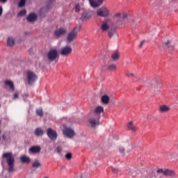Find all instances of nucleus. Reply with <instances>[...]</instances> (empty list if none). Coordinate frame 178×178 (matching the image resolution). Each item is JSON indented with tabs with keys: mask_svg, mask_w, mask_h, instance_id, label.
<instances>
[{
	"mask_svg": "<svg viewBox=\"0 0 178 178\" xmlns=\"http://www.w3.org/2000/svg\"><path fill=\"white\" fill-rule=\"evenodd\" d=\"M127 127L129 130H131V131H137V127L133 124L131 121L127 124Z\"/></svg>",
	"mask_w": 178,
	"mask_h": 178,
	"instance_id": "5701e85b",
	"label": "nucleus"
},
{
	"mask_svg": "<svg viewBox=\"0 0 178 178\" xmlns=\"http://www.w3.org/2000/svg\"><path fill=\"white\" fill-rule=\"evenodd\" d=\"M38 79V76L33 71H27L26 72V80L28 82V84H33V83H35L37 80Z\"/></svg>",
	"mask_w": 178,
	"mask_h": 178,
	"instance_id": "20e7f679",
	"label": "nucleus"
},
{
	"mask_svg": "<svg viewBox=\"0 0 178 178\" xmlns=\"http://www.w3.org/2000/svg\"><path fill=\"white\" fill-rule=\"evenodd\" d=\"M17 98H19V93L15 92L13 96V99H17Z\"/></svg>",
	"mask_w": 178,
	"mask_h": 178,
	"instance_id": "a19ab883",
	"label": "nucleus"
},
{
	"mask_svg": "<svg viewBox=\"0 0 178 178\" xmlns=\"http://www.w3.org/2000/svg\"><path fill=\"white\" fill-rule=\"evenodd\" d=\"M154 83H156V84H158L159 83V81H158V80H155Z\"/></svg>",
	"mask_w": 178,
	"mask_h": 178,
	"instance_id": "3c124183",
	"label": "nucleus"
},
{
	"mask_svg": "<svg viewBox=\"0 0 178 178\" xmlns=\"http://www.w3.org/2000/svg\"><path fill=\"white\" fill-rule=\"evenodd\" d=\"M63 134L65 136L68 137V138H72V137H74V130L70 127H65L63 130Z\"/></svg>",
	"mask_w": 178,
	"mask_h": 178,
	"instance_id": "9b49d317",
	"label": "nucleus"
},
{
	"mask_svg": "<svg viewBox=\"0 0 178 178\" xmlns=\"http://www.w3.org/2000/svg\"><path fill=\"white\" fill-rule=\"evenodd\" d=\"M3 14V8L0 5V17Z\"/></svg>",
	"mask_w": 178,
	"mask_h": 178,
	"instance_id": "58836bf2",
	"label": "nucleus"
},
{
	"mask_svg": "<svg viewBox=\"0 0 178 178\" xmlns=\"http://www.w3.org/2000/svg\"><path fill=\"white\" fill-rule=\"evenodd\" d=\"M7 44L9 47H13V45H15V39L12 37L8 38L7 40Z\"/></svg>",
	"mask_w": 178,
	"mask_h": 178,
	"instance_id": "bb28decb",
	"label": "nucleus"
},
{
	"mask_svg": "<svg viewBox=\"0 0 178 178\" xmlns=\"http://www.w3.org/2000/svg\"><path fill=\"white\" fill-rule=\"evenodd\" d=\"M169 111H170V106L166 104L160 106L159 108V112H160V113H168Z\"/></svg>",
	"mask_w": 178,
	"mask_h": 178,
	"instance_id": "f3484780",
	"label": "nucleus"
},
{
	"mask_svg": "<svg viewBox=\"0 0 178 178\" xmlns=\"http://www.w3.org/2000/svg\"><path fill=\"white\" fill-rule=\"evenodd\" d=\"M142 175L143 177H147V178H152V176L154 175V174L152 173V171L147 170H143L142 172Z\"/></svg>",
	"mask_w": 178,
	"mask_h": 178,
	"instance_id": "aec40b11",
	"label": "nucleus"
},
{
	"mask_svg": "<svg viewBox=\"0 0 178 178\" xmlns=\"http://www.w3.org/2000/svg\"><path fill=\"white\" fill-rule=\"evenodd\" d=\"M47 56L49 62H54V60H56V59H59V53L58 52V49H51L48 51Z\"/></svg>",
	"mask_w": 178,
	"mask_h": 178,
	"instance_id": "7ed1b4c3",
	"label": "nucleus"
},
{
	"mask_svg": "<svg viewBox=\"0 0 178 178\" xmlns=\"http://www.w3.org/2000/svg\"><path fill=\"white\" fill-rule=\"evenodd\" d=\"M97 15L100 17H108L109 16V10L106 7H102L97 10Z\"/></svg>",
	"mask_w": 178,
	"mask_h": 178,
	"instance_id": "423d86ee",
	"label": "nucleus"
},
{
	"mask_svg": "<svg viewBox=\"0 0 178 178\" xmlns=\"http://www.w3.org/2000/svg\"><path fill=\"white\" fill-rule=\"evenodd\" d=\"M114 17H122V13H118L115 14Z\"/></svg>",
	"mask_w": 178,
	"mask_h": 178,
	"instance_id": "c03bdc74",
	"label": "nucleus"
},
{
	"mask_svg": "<svg viewBox=\"0 0 178 178\" xmlns=\"http://www.w3.org/2000/svg\"><path fill=\"white\" fill-rule=\"evenodd\" d=\"M129 150L130 151V150L133 149V146H131V145H129Z\"/></svg>",
	"mask_w": 178,
	"mask_h": 178,
	"instance_id": "09e8293b",
	"label": "nucleus"
},
{
	"mask_svg": "<svg viewBox=\"0 0 178 178\" xmlns=\"http://www.w3.org/2000/svg\"><path fill=\"white\" fill-rule=\"evenodd\" d=\"M32 166H33V168H35V169H37V168H41L42 165H41V163L40 162V161L35 160L33 162Z\"/></svg>",
	"mask_w": 178,
	"mask_h": 178,
	"instance_id": "c756f323",
	"label": "nucleus"
},
{
	"mask_svg": "<svg viewBox=\"0 0 178 178\" xmlns=\"http://www.w3.org/2000/svg\"><path fill=\"white\" fill-rule=\"evenodd\" d=\"M158 175H163V176H170V177H175L176 172L172 170L159 168L156 170Z\"/></svg>",
	"mask_w": 178,
	"mask_h": 178,
	"instance_id": "39448f33",
	"label": "nucleus"
},
{
	"mask_svg": "<svg viewBox=\"0 0 178 178\" xmlns=\"http://www.w3.org/2000/svg\"><path fill=\"white\" fill-rule=\"evenodd\" d=\"M2 158L6 159L8 166V173H13L15 172V157L10 152L4 153Z\"/></svg>",
	"mask_w": 178,
	"mask_h": 178,
	"instance_id": "f257e3e1",
	"label": "nucleus"
},
{
	"mask_svg": "<svg viewBox=\"0 0 178 178\" xmlns=\"http://www.w3.org/2000/svg\"><path fill=\"white\" fill-rule=\"evenodd\" d=\"M27 97H29V95L25 94V95H24V98H27Z\"/></svg>",
	"mask_w": 178,
	"mask_h": 178,
	"instance_id": "8fccbe9b",
	"label": "nucleus"
},
{
	"mask_svg": "<svg viewBox=\"0 0 178 178\" xmlns=\"http://www.w3.org/2000/svg\"><path fill=\"white\" fill-rule=\"evenodd\" d=\"M89 2L92 8H98L102 5L104 0H97V1H95V0H89Z\"/></svg>",
	"mask_w": 178,
	"mask_h": 178,
	"instance_id": "dca6fc26",
	"label": "nucleus"
},
{
	"mask_svg": "<svg viewBox=\"0 0 178 178\" xmlns=\"http://www.w3.org/2000/svg\"><path fill=\"white\" fill-rule=\"evenodd\" d=\"M0 2H1L2 3H6V2H8V0H0Z\"/></svg>",
	"mask_w": 178,
	"mask_h": 178,
	"instance_id": "de8ad7c7",
	"label": "nucleus"
},
{
	"mask_svg": "<svg viewBox=\"0 0 178 178\" xmlns=\"http://www.w3.org/2000/svg\"><path fill=\"white\" fill-rule=\"evenodd\" d=\"M56 152L57 154H58V155H60L62 154V147H60V146L57 147Z\"/></svg>",
	"mask_w": 178,
	"mask_h": 178,
	"instance_id": "4c0bfd02",
	"label": "nucleus"
},
{
	"mask_svg": "<svg viewBox=\"0 0 178 178\" xmlns=\"http://www.w3.org/2000/svg\"><path fill=\"white\" fill-rule=\"evenodd\" d=\"M122 18L123 19L127 18V13H124L123 15H122Z\"/></svg>",
	"mask_w": 178,
	"mask_h": 178,
	"instance_id": "49530a36",
	"label": "nucleus"
},
{
	"mask_svg": "<svg viewBox=\"0 0 178 178\" xmlns=\"http://www.w3.org/2000/svg\"><path fill=\"white\" fill-rule=\"evenodd\" d=\"M99 117H97V115H95L92 114V116L89 119V123L91 126V127H95L96 126L99 125Z\"/></svg>",
	"mask_w": 178,
	"mask_h": 178,
	"instance_id": "6e6552de",
	"label": "nucleus"
},
{
	"mask_svg": "<svg viewBox=\"0 0 178 178\" xmlns=\"http://www.w3.org/2000/svg\"><path fill=\"white\" fill-rule=\"evenodd\" d=\"M111 26V19H107L105 21H103L101 25L102 31H108L109 30V27Z\"/></svg>",
	"mask_w": 178,
	"mask_h": 178,
	"instance_id": "f8f14e48",
	"label": "nucleus"
},
{
	"mask_svg": "<svg viewBox=\"0 0 178 178\" xmlns=\"http://www.w3.org/2000/svg\"><path fill=\"white\" fill-rule=\"evenodd\" d=\"M138 173H140V171L136 168H129L128 170V176H130L132 178L137 177V175H138Z\"/></svg>",
	"mask_w": 178,
	"mask_h": 178,
	"instance_id": "2eb2a0df",
	"label": "nucleus"
},
{
	"mask_svg": "<svg viewBox=\"0 0 178 178\" xmlns=\"http://www.w3.org/2000/svg\"><path fill=\"white\" fill-rule=\"evenodd\" d=\"M119 172V169L118 168H113V173H118Z\"/></svg>",
	"mask_w": 178,
	"mask_h": 178,
	"instance_id": "a18cd8bd",
	"label": "nucleus"
},
{
	"mask_svg": "<svg viewBox=\"0 0 178 178\" xmlns=\"http://www.w3.org/2000/svg\"><path fill=\"white\" fill-rule=\"evenodd\" d=\"M0 108H1V104H0Z\"/></svg>",
	"mask_w": 178,
	"mask_h": 178,
	"instance_id": "5fc2aeb1",
	"label": "nucleus"
},
{
	"mask_svg": "<svg viewBox=\"0 0 178 178\" xmlns=\"http://www.w3.org/2000/svg\"><path fill=\"white\" fill-rule=\"evenodd\" d=\"M89 17H90V16H86V14H83L82 15L83 20H87Z\"/></svg>",
	"mask_w": 178,
	"mask_h": 178,
	"instance_id": "79ce46f5",
	"label": "nucleus"
},
{
	"mask_svg": "<svg viewBox=\"0 0 178 178\" xmlns=\"http://www.w3.org/2000/svg\"><path fill=\"white\" fill-rule=\"evenodd\" d=\"M74 178H84L83 174H79L74 176Z\"/></svg>",
	"mask_w": 178,
	"mask_h": 178,
	"instance_id": "37998d69",
	"label": "nucleus"
},
{
	"mask_svg": "<svg viewBox=\"0 0 178 178\" xmlns=\"http://www.w3.org/2000/svg\"><path fill=\"white\" fill-rule=\"evenodd\" d=\"M163 48H170L172 47V40H167L162 45Z\"/></svg>",
	"mask_w": 178,
	"mask_h": 178,
	"instance_id": "393cba45",
	"label": "nucleus"
},
{
	"mask_svg": "<svg viewBox=\"0 0 178 178\" xmlns=\"http://www.w3.org/2000/svg\"><path fill=\"white\" fill-rule=\"evenodd\" d=\"M125 76H127V77H131V79H134V81H137V80H138V77H137V76L133 73L128 72L125 74Z\"/></svg>",
	"mask_w": 178,
	"mask_h": 178,
	"instance_id": "cd10ccee",
	"label": "nucleus"
},
{
	"mask_svg": "<svg viewBox=\"0 0 178 178\" xmlns=\"http://www.w3.org/2000/svg\"><path fill=\"white\" fill-rule=\"evenodd\" d=\"M104 113V107L98 106L94 110L93 115L97 118H101V113Z\"/></svg>",
	"mask_w": 178,
	"mask_h": 178,
	"instance_id": "4468645a",
	"label": "nucleus"
},
{
	"mask_svg": "<svg viewBox=\"0 0 178 178\" xmlns=\"http://www.w3.org/2000/svg\"><path fill=\"white\" fill-rule=\"evenodd\" d=\"M40 152H41V146L40 145L32 146L29 149V154H40Z\"/></svg>",
	"mask_w": 178,
	"mask_h": 178,
	"instance_id": "ddd939ff",
	"label": "nucleus"
},
{
	"mask_svg": "<svg viewBox=\"0 0 178 178\" xmlns=\"http://www.w3.org/2000/svg\"><path fill=\"white\" fill-rule=\"evenodd\" d=\"M47 134L53 141H55L56 138H58V134L55 131V130L52 129L51 128H48L47 131Z\"/></svg>",
	"mask_w": 178,
	"mask_h": 178,
	"instance_id": "9d476101",
	"label": "nucleus"
},
{
	"mask_svg": "<svg viewBox=\"0 0 178 178\" xmlns=\"http://www.w3.org/2000/svg\"><path fill=\"white\" fill-rule=\"evenodd\" d=\"M118 150L121 155H124V147H123L122 146H119Z\"/></svg>",
	"mask_w": 178,
	"mask_h": 178,
	"instance_id": "c9c22d12",
	"label": "nucleus"
},
{
	"mask_svg": "<svg viewBox=\"0 0 178 178\" xmlns=\"http://www.w3.org/2000/svg\"><path fill=\"white\" fill-rule=\"evenodd\" d=\"M4 84L6 87H8L12 92L15 91V83H13V81L7 80L5 81Z\"/></svg>",
	"mask_w": 178,
	"mask_h": 178,
	"instance_id": "6ab92c4d",
	"label": "nucleus"
},
{
	"mask_svg": "<svg viewBox=\"0 0 178 178\" xmlns=\"http://www.w3.org/2000/svg\"><path fill=\"white\" fill-rule=\"evenodd\" d=\"M66 33H67V30L66 29V28L60 27V28L57 29L54 31V35H55V37H56V38H59L65 35V34H66Z\"/></svg>",
	"mask_w": 178,
	"mask_h": 178,
	"instance_id": "1a4fd4ad",
	"label": "nucleus"
},
{
	"mask_svg": "<svg viewBox=\"0 0 178 178\" xmlns=\"http://www.w3.org/2000/svg\"><path fill=\"white\" fill-rule=\"evenodd\" d=\"M117 69V66L115 64H111L107 67L108 72H115Z\"/></svg>",
	"mask_w": 178,
	"mask_h": 178,
	"instance_id": "c85d7f7f",
	"label": "nucleus"
},
{
	"mask_svg": "<svg viewBox=\"0 0 178 178\" xmlns=\"http://www.w3.org/2000/svg\"><path fill=\"white\" fill-rule=\"evenodd\" d=\"M26 10H22L21 11L19 12L18 16H19V17H20L22 16H26Z\"/></svg>",
	"mask_w": 178,
	"mask_h": 178,
	"instance_id": "72a5a7b5",
	"label": "nucleus"
},
{
	"mask_svg": "<svg viewBox=\"0 0 178 178\" xmlns=\"http://www.w3.org/2000/svg\"><path fill=\"white\" fill-rule=\"evenodd\" d=\"M81 10V6L79 3H75V12L79 13Z\"/></svg>",
	"mask_w": 178,
	"mask_h": 178,
	"instance_id": "2f4dec72",
	"label": "nucleus"
},
{
	"mask_svg": "<svg viewBox=\"0 0 178 178\" xmlns=\"http://www.w3.org/2000/svg\"><path fill=\"white\" fill-rule=\"evenodd\" d=\"M28 22H30L31 23L33 22H35L37 20V14L35 13H31L28 17H27Z\"/></svg>",
	"mask_w": 178,
	"mask_h": 178,
	"instance_id": "412c9836",
	"label": "nucleus"
},
{
	"mask_svg": "<svg viewBox=\"0 0 178 178\" xmlns=\"http://www.w3.org/2000/svg\"><path fill=\"white\" fill-rule=\"evenodd\" d=\"M73 157V155L72 154V153L69 152L65 154V158L67 161H70V159H72V158Z\"/></svg>",
	"mask_w": 178,
	"mask_h": 178,
	"instance_id": "e433bc0d",
	"label": "nucleus"
},
{
	"mask_svg": "<svg viewBox=\"0 0 178 178\" xmlns=\"http://www.w3.org/2000/svg\"><path fill=\"white\" fill-rule=\"evenodd\" d=\"M0 133H1V130H0Z\"/></svg>",
	"mask_w": 178,
	"mask_h": 178,
	"instance_id": "6e6d98bb",
	"label": "nucleus"
},
{
	"mask_svg": "<svg viewBox=\"0 0 178 178\" xmlns=\"http://www.w3.org/2000/svg\"><path fill=\"white\" fill-rule=\"evenodd\" d=\"M49 2H52V1H54V0H49Z\"/></svg>",
	"mask_w": 178,
	"mask_h": 178,
	"instance_id": "864d4df0",
	"label": "nucleus"
},
{
	"mask_svg": "<svg viewBox=\"0 0 178 178\" xmlns=\"http://www.w3.org/2000/svg\"><path fill=\"white\" fill-rule=\"evenodd\" d=\"M147 119H151V115H147Z\"/></svg>",
	"mask_w": 178,
	"mask_h": 178,
	"instance_id": "603ef678",
	"label": "nucleus"
},
{
	"mask_svg": "<svg viewBox=\"0 0 178 178\" xmlns=\"http://www.w3.org/2000/svg\"><path fill=\"white\" fill-rule=\"evenodd\" d=\"M144 44H145V40H142L139 44V48H143V45H144Z\"/></svg>",
	"mask_w": 178,
	"mask_h": 178,
	"instance_id": "ea45409f",
	"label": "nucleus"
},
{
	"mask_svg": "<svg viewBox=\"0 0 178 178\" xmlns=\"http://www.w3.org/2000/svg\"><path fill=\"white\" fill-rule=\"evenodd\" d=\"M120 58V53L118 51H115L114 53H113L111 54V59H113V60H119Z\"/></svg>",
	"mask_w": 178,
	"mask_h": 178,
	"instance_id": "4be33fe9",
	"label": "nucleus"
},
{
	"mask_svg": "<svg viewBox=\"0 0 178 178\" xmlns=\"http://www.w3.org/2000/svg\"><path fill=\"white\" fill-rule=\"evenodd\" d=\"M116 33V30L115 29H111L108 31V35L110 38H112L115 33Z\"/></svg>",
	"mask_w": 178,
	"mask_h": 178,
	"instance_id": "7c9ffc66",
	"label": "nucleus"
},
{
	"mask_svg": "<svg viewBox=\"0 0 178 178\" xmlns=\"http://www.w3.org/2000/svg\"><path fill=\"white\" fill-rule=\"evenodd\" d=\"M81 30V26H79L72 29L67 35V42H72V41L76 40L79 31Z\"/></svg>",
	"mask_w": 178,
	"mask_h": 178,
	"instance_id": "f03ea898",
	"label": "nucleus"
},
{
	"mask_svg": "<svg viewBox=\"0 0 178 178\" xmlns=\"http://www.w3.org/2000/svg\"><path fill=\"white\" fill-rule=\"evenodd\" d=\"M26 0H20L19 3H18L19 8H23L24 5H26Z\"/></svg>",
	"mask_w": 178,
	"mask_h": 178,
	"instance_id": "473e14b6",
	"label": "nucleus"
},
{
	"mask_svg": "<svg viewBox=\"0 0 178 178\" xmlns=\"http://www.w3.org/2000/svg\"><path fill=\"white\" fill-rule=\"evenodd\" d=\"M35 134L37 137H41V136L44 135V130H42L40 127H38L35 130Z\"/></svg>",
	"mask_w": 178,
	"mask_h": 178,
	"instance_id": "b1692460",
	"label": "nucleus"
},
{
	"mask_svg": "<svg viewBox=\"0 0 178 178\" xmlns=\"http://www.w3.org/2000/svg\"><path fill=\"white\" fill-rule=\"evenodd\" d=\"M72 51H73V49H72V47L67 45L61 48L60 54L63 56H68V55H70V54H72Z\"/></svg>",
	"mask_w": 178,
	"mask_h": 178,
	"instance_id": "0eeeda50",
	"label": "nucleus"
},
{
	"mask_svg": "<svg viewBox=\"0 0 178 178\" xmlns=\"http://www.w3.org/2000/svg\"><path fill=\"white\" fill-rule=\"evenodd\" d=\"M102 102L106 105L109 104V96L104 95L102 97Z\"/></svg>",
	"mask_w": 178,
	"mask_h": 178,
	"instance_id": "a878e982",
	"label": "nucleus"
},
{
	"mask_svg": "<svg viewBox=\"0 0 178 178\" xmlns=\"http://www.w3.org/2000/svg\"><path fill=\"white\" fill-rule=\"evenodd\" d=\"M20 161L22 163H25L26 165H29L30 162H31V159L29 156L26 155H22L20 157Z\"/></svg>",
	"mask_w": 178,
	"mask_h": 178,
	"instance_id": "a211bd4d",
	"label": "nucleus"
},
{
	"mask_svg": "<svg viewBox=\"0 0 178 178\" xmlns=\"http://www.w3.org/2000/svg\"><path fill=\"white\" fill-rule=\"evenodd\" d=\"M36 113H37V115H38V116H40V117H42V115H44V112H42V108H39L36 110Z\"/></svg>",
	"mask_w": 178,
	"mask_h": 178,
	"instance_id": "f704fd0d",
	"label": "nucleus"
}]
</instances>
